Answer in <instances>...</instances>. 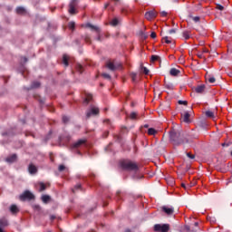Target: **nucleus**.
Listing matches in <instances>:
<instances>
[{"mask_svg": "<svg viewBox=\"0 0 232 232\" xmlns=\"http://www.w3.org/2000/svg\"><path fill=\"white\" fill-rule=\"evenodd\" d=\"M169 140L173 146H182L184 144H191V142H193V140L189 139L187 134L176 130H170Z\"/></svg>", "mask_w": 232, "mask_h": 232, "instance_id": "nucleus-1", "label": "nucleus"}, {"mask_svg": "<svg viewBox=\"0 0 232 232\" xmlns=\"http://www.w3.org/2000/svg\"><path fill=\"white\" fill-rule=\"evenodd\" d=\"M121 166L122 169H126L127 171H138L139 170V166L137 163L131 161V160H122L121 162Z\"/></svg>", "mask_w": 232, "mask_h": 232, "instance_id": "nucleus-2", "label": "nucleus"}, {"mask_svg": "<svg viewBox=\"0 0 232 232\" xmlns=\"http://www.w3.org/2000/svg\"><path fill=\"white\" fill-rule=\"evenodd\" d=\"M142 73H146V67L144 66V63H140L139 74L136 72H130V75L132 82H139V81H140V75H142Z\"/></svg>", "mask_w": 232, "mask_h": 232, "instance_id": "nucleus-3", "label": "nucleus"}, {"mask_svg": "<svg viewBox=\"0 0 232 232\" xmlns=\"http://www.w3.org/2000/svg\"><path fill=\"white\" fill-rule=\"evenodd\" d=\"M20 200H22V202H24V200H35V196L29 190H25L20 195Z\"/></svg>", "mask_w": 232, "mask_h": 232, "instance_id": "nucleus-4", "label": "nucleus"}, {"mask_svg": "<svg viewBox=\"0 0 232 232\" xmlns=\"http://www.w3.org/2000/svg\"><path fill=\"white\" fill-rule=\"evenodd\" d=\"M154 231L156 232H168L169 231V226L168 224H156L154 226Z\"/></svg>", "mask_w": 232, "mask_h": 232, "instance_id": "nucleus-5", "label": "nucleus"}, {"mask_svg": "<svg viewBox=\"0 0 232 232\" xmlns=\"http://www.w3.org/2000/svg\"><path fill=\"white\" fill-rule=\"evenodd\" d=\"M99 113H100L99 108L92 106L89 111H87L86 119H90L92 115H99Z\"/></svg>", "mask_w": 232, "mask_h": 232, "instance_id": "nucleus-6", "label": "nucleus"}, {"mask_svg": "<svg viewBox=\"0 0 232 232\" xmlns=\"http://www.w3.org/2000/svg\"><path fill=\"white\" fill-rule=\"evenodd\" d=\"M75 6H77V0H72V2L69 5V14L72 15H75Z\"/></svg>", "mask_w": 232, "mask_h": 232, "instance_id": "nucleus-7", "label": "nucleus"}, {"mask_svg": "<svg viewBox=\"0 0 232 232\" xmlns=\"http://www.w3.org/2000/svg\"><path fill=\"white\" fill-rule=\"evenodd\" d=\"M189 117H191V114H189L188 111H185L184 113H181L182 122H186V124H189V122H191V120L189 119Z\"/></svg>", "mask_w": 232, "mask_h": 232, "instance_id": "nucleus-8", "label": "nucleus"}, {"mask_svg": "<svg viewBox=\"0 0 232 232\" xmlns=\"http://www.w3.org/2000/svg\"><path fill=\"white\" fill-rule=\"evenodd\" d=\"M119 66L121 65H115V63L111 61L106 63V68H108V70H110L111 72H115V70H119Z\"/></svg>", "mask_w": 232, "mask_h": 232, "instance_id": "nucleus-9", "label": "nucleus"}, {"mask_svg": "<svg viewBox=\"0 0 232 232\" xmlns=\"http://www.w3.org/2000/svg\"><path fill=\"white\" fill-rule=\"evenodd\" d=\"M155 17H157V12H155V10L148 11L146 13V19L148 21H151V19H155Z\"/></svg>", "mask_w": 232, "mask_h": 232, "instance_id": "nucleus-10", "label": "nucleus"}, {"mask_svg": "<svg viewBox=\"0 0 232 232\" xmlns=\"http://www.w3.org/2000/svg\"><path fill=\"white\" fill-rule=\"evenodd\" d=\"M161 209L164 213H166V215H173V213L175 212V209L173 208H169L167 206H163Z\"/></svg>", "mask_w": 232, "mask_h": 232, "instance_id": "nucleus-11", "label": "nucleus"}, {"mask_svg": "<svg viewBox=\"0 0 232 232\" xmlns=\"http://www.w3.org/2000/svg\"><path fill=\"white\" fill-rule=\"evenodd\" d=\"M17 160V154H13L5 159V162L12 164Z\"/></svg>", "mask_w": 232, "mask_h": 232, "instance_id": "nucleus-12", "label": "nucleus"}, {"mask_svg": "<svg viewBox=\"0 0 232 232\" xmlns=\"http://www.w3.org/2000/svg\"><path fill=\"white\" fill-rule=\"evenodd\" d=\"M28 171L31 175H35L37 173V167L34 165L33 163L29 164L28 166Z\"/></svg>", "mask_w": 232, "mask_h": 232, "instance_id": "nucleus-13", "label": "nucleus"}, {"mask_svg": "<svg viewBox=\"0 0 232 232\" xmlns=\"http://www.w3.org/2000/svg\"><path fill=\"white\" fill-rule=\"evenodd\" d=\"M195 92H196V93H204V92H206V85H204V84L198 85L195 88Z\"/></svg>", "mask_w": 232, "mask_h": 232, "instance_id": "nucleus-14", "label": "nucleus"}, {"mask_svg": "<svg viewBox=\"0 0 232 232\" xmlns=\"http://www.w3.org/2000/svg\"><path fill=\"white\" fill-rule=\"evenodd\" d=\"M147 133H148V135H150V136H152V137H156L157 134L159 133V130H157L154 129V128H149V129L147 130Z\"/></svg>", "mask_w": 232, "mask_h": 232, "instance_id": "nucleus-15", "label": "nucleus"}, {"mask_svg": "<svg viewBox=\"0 0 232 232\" xmlns=\"http://www.w3.org/2000/svg\"><path fill=\"white\" fill-rule=\"evenodd\" d=\"M83 144H86V140H79L72 144V148H81Z\"/></svg>", "mask_w": 232, "mask_h": 232, "instance_id": "nucleus-16", "label": "nucleus"}, {"mask_svg": "<svg viewBox=\"0 0 232 232\" xmlns=\"http://www.w3.org/2000/svg\"><path fill=\"white\" fill-rule=\"evenodd\" d=\"M86 28H91V30L97 32V34H101V29L92 24H86Z\"/></svg>", "mask_w": 232, "mask_h": 232, "instance_id": "nucleus-17", "label": "nucleus"}, {"mask_svg": "<svg viewBox=\"0 0 232 232\" xmlns=\"http://www.w3.org/2000/svg\"><path fill=\"white\" fill-rule=\"evenodd\" d=\"M9 209L13 215H17L19 212V208H17V205H11Z\"/></svg>", "mask_w": 232, "mask_h": 232, "instance_id": "nucleus-18", "label": "nucleus"}, {"mask_svg": "<svg viewBox=\"0 0 232 232\" xmlns=\"http://www.w3.org/2000/svg\"><path fill=\"white\" fill-rule=\"evenodd\" d=\"M179 73H180V71L176 69V68H171L170 71H169V74L172 77H177Z\"/></svg>", "mask_w": 232, "mask_h": 232, "instance_id": "nucleus-19", "label": "nucleus"}, {"mask_svg": "<svg viewBox=\"0 0 232 232\" xmlns=\"http://www.w3.org/2000/svg\"><path fill=\"white\" fill-rule=\"evenodd\" d=\"M92 99H93V96L92 94H87L83 102L85 104H89L91 102Z\"/></svg>", "mask_w": 232, "mask_h": 232, "instance_id": "nucleus-20", "label": "nucleus"}, {"mask_svg": "<svg viewBox=\"0 0 232 232\" xmlns=\"http://www.w3.org/2000/svg\"><path fill=\"white\" fill-rule=\"evenodd\" d=\"M26 13V9L24 7L19 6L16 8V14H23Z\"/></svg>", "mask_w": 232, "mask_h": 232, "instance_id": "nucleus-21", "label": "nucleus"}, {"mask_svg": "<svg viewBox=\"0 0 232 232\" xmlns=\"http://www.w3.org/2000/svg\"><path fill=\"white\" fill-rule=\"evenodd\" d=\"M206 117H208L209 119H215V113L211 111H207L205 112Z\"/></svg>", "mask_w": 232, "mask_h": 232, "instance_id": "nucleus-22", "label": "nucleus"}, {"mask_svg": "<svg viewBox=\"0 0 232 232\" xmlns=\"http://www.w3.org/2000/svg\"><path fill=\"white\" fill-rule=\"evenodd\" d=\"M42 201H43L44 204H48V202H50V196H48V195H44V196H42Z\"/></svg>", "mask_w": 232, "mask_h": 232, "instance_id": "nucleus-23", "label": "nucleus"}, {"mask_svg": "<svg viewBox=\"0 0 232 232\" xmlns=\"http://www.w3.org/2000/svg\"><path fill=\"white\" fill-rule=\"evenodd\" d=\"M183 37H184V39H186V41H188V39H189L191 37L189 31H184Z\"/></svg>", "mask_w": 232, "mask_h": 232, "instance_id": "nucleus-24", "label": "nucleus"}, {"mask_svg": "<svg viewBox=\"0 0 232 232\" xmlns=\"http://www.w3.org/2000/svg\"><path fill=\"white\" fill-rule=\"evenodd\" d=\"M2 137H14V133H12L10 130L5 131L2 133Z\"/></svg>", "mask_w": 232, "mask_h": 232, "instance_id": "nucleus-25", "label": "nucleus"}, {"mask_svg": "<svg viewBox=\"0 0 232 232\" xmlns=\"http://www.w3.org/2000/svg\"><path fill=\"white\" fill-rule=\"evenodd\" d=\"M63 63L64 64V66H68L69 65V63H68V55L64 54L63 56Z\"/></svg>", "mask_w": 232, "mask_h": 232, "instance_id": "nucleus-26", "label": "nucleus"}, {"mask_svg": "<svg viewBox=\"0 0 232 232\" xmlns=\"http://www.w3.org/2000/svg\"><path fill=\"white\" fill-rule=\"evenodd\" d=\"M39 186H40V189H39L40 192L44 191V189H46V184H44V182H40Z\"/></svg>", "mask_w": 232, "mask_h": 232, "instance_id": "nucleus-27", "label": "nucleus"}, {"mask_svg": "<svg viewBox=\"0 0 232 232\" xmlns=\"http://www.w3.org/2000/svg\"><path fill=\"white\" fill-rule=\"evenodd\" d=\"M68 28L72 31L75 30V22H69Z\"/></svg>", "mask_w": 232, "mask_h": 232, "instance_id": "nucleus-28", "label": "nucleus"}, {"mask_svg": "<svg viewBox=\"0 0 232 232\" xmlns=\"http://www.w3.org/2000/svg\"><path fill=\"white\" fill-rule=\"evenodd\" d=\"M76 70H77V72H79L80 73H82V72H84V67H82V65H81V64H77V65H76Z\"/></svg>", "mask_w": 232, "mask_h": 232, "instance_id": "nucleus-29", "label": "nucleus"}, {"mask_svg": "<svg viewBox=\"0 0 232 232\" xmlns=\"http://www.w3.org/2000/svg\"><path fill=\"white\" fill-rule=\"evenodd\" d=\"M138 35L140 37V39H142V41H145V40H146V34H144V32L140 31V32L138 33Z\"/></svg>", "mask_w": 232, "mask_h": 232, "instance_id": "nucleus-30", "label": "nucleus"}, {"mask_svg": "<svg viewBox=\"0 0 232 232\" xmlns=\"http://www.w3.org/2000/svg\"><path fill=\"white\" fill-rule=\"evenodd\" d=\"M111 26H117L119 24V19L114 18L111 22Z\"/></svg>", "mask_w": 232, "mask_h": 232, "instance_id": "nucleus-31", "label": "nucleus"}, {"mask_svg": "<svg viewBox=\"0 0 232 232\" xmlns=\"http://www.w3.org/2000/svg\"><path fill=\"white\" fill-rule=\"evenodd\" d=\"M129 118L131 119V121H135V119H137V112H131Z\"/></svg>", "mask_w": 232, "mask_h": 232, "instance_id": "nucleus-32", "label": "nucleus"}, {"mask_svg": "<svg viewBox=\"0 0 232 232\" xmlns=\"http://www.w3.org/2000/svg\"><path fill=\"white\" fill-rule=\"evenodd\" d=\"M189 17H191V19H192L195 23H199V22H200V17H199V16L189 15Z\"/></svg>", "mask_w": 232, "mask_h": 232, "instance_id": "nucleus-33", "label": "nucleus"}, {"mask_svg": "<svg viewBox=\"0 0 232 232\" xmlns=\"http://www.w3.org/2000/svg\"><path fill=\"white\" fill-rule=\"evenodd\" d=\"M102 77H103V79H108L109 81L111 80V76L106 72L102 73Z\"/></svg>", "mask_w": 232, "mask_h": 232, "instance_id": "nucleus-34", "label": "nucleus"}, {"mask_svg": "<svg viewBox=\"0 0 232 232\" xmlns=\"http://www.w3.org/2000/svg\"><path fill=\"white\" fill-rule=\"evenodd\" d=\"M83 39H84L85 43H92V38H90V35H88V34H85L83 36Z\"/></svg>", "mask_w": 232, "mask_h": 232, "instance_id": "nucleus-35", "label": "nucleus"}, {"mask_svg": "<svg viewBox=\"0 0 232 232\" xmlns=\"http://www.w3.org/2000/svg\"><path fill=\"white\" fill-rule=\"evenodd\" d=\"M41 86V82H34L32 83V88H39Z\"/></svg>", "mask_w": 232, "mask_h": 232, "instance_id": "nucleus-36", "label": "nucleus"}, {"mask_svg": "<svg viewBox=\"0 0 232 232\" xmlns=\"http://www.w3.org/2000/svg\"><path fill=\"white\" fill-rule=\"evenodd\" d=\"M155 61H159V56L152 55L151 58H150V63H155Z\"/></svg>", "mask_w": 232, "mask_h": 232, "instance_id": "nucleus-37", "label": "nucleus"}, {"mask_svg": "<svg viewBox=\"0 0 232 232\" xmlns=\"http://www.w3.org/2000/svg\"><path fill=\"white\" fill-rule=\"evenodd\" d=\"M82 186L81 184H77L73 188H72V193H75V191H77V189H81Z\"/></svg>", "mask_w": 232, "mask_h": 232, "instance_id": "nucleus-38", "label": "nucleus"}, {"mask_svg": "<svg viewBox=\"0 0 232 232\" xmlns=\"http://www.w3.org/2000/svg\"><path fill=\"white\" fill-rule=\"evenodd\" d=\"M163 41H165L167 44H171V40H169L168 36L163 37Z\"/></svg>", "mask_w": 232, "mask_h": 232, "instance_id": "nucleus-39", "label": "nucleus"}, {"mask_svg": "<svg viewBox=\"0 0 232 232\" xmlns=\"http://www.w3.org/2000/svg\"><path fill=\"white\" fill-rule=\"evenodd\" d=\"M0 226H8V222L5 219H0Z\"/></svg>", "mask_w": 232, "mask_h": 232, "instance_id": "nucleus-40", "label": "nucleus"}, {"mask_svg": "<svg viewBox=\"0 0 232 232\" xmlns=\"http://www.w3.org/2000/svg\"><path fill=\"white\" fill-rule=\"evenodd\" d=\"M208 81V82H210V84H213V82H215L216 79L213 76H209Z\"/></svg>", "mask_w": 232, "mask_h": 232, "instance_id": "nucleus-41", "label": "nucleus"}, {"mask_svg": "<svg viewBox=\"0 0 232 232\" xmlns=\"http://www.w3.org/2000/svg\"><path fill=\"white\" fill-rule=\"evenodd\" d=\"M179 104H184V106H188V101H182V100H179L178 102Z\"/></svg>", "mask_w": 232, "mask_h": 232, "instance_id": "nucleus-42", "label": "nucleus"}, {"mask_svg": "<svg viewBox=\"0 0 232 232\" xmlns=\"http://www.w3.org/2000/svg\"><path fill=\"white\" fill-rule=\"evenodd\" d=\"M68 121H70V118H68L67 116H63V122L64 124H66V123L68 122Z\"/></svg>", "mask_w": 232, "mask_h": 232, "instance_id": "nucleus-43", "label": "nucleus"}, {"mask_svg": "<svg viewBox=\"0 0 232 232\" xmlns=\"http://www.w3.org/2000/svg\"><path fill=\"white\" fill-rule=\"evenodd\" d=\"M187 157H188V159H191V160H193V159H195V155L191 154L190 152L187 153Z\"/></svg>", "mask_w": 232, "mask_h": 232, "instance_id": "nucleus-44", "label": "nucleus"}, {"mask_svg": "<svg viewBox=\"0 0 232 232\" xmlns=\"http://www.w3.org/2000/svg\"><path fill=\"white\" fill-rule=\"evenodd\" d=\"M58 169H59V171H64V169H66V167L64 165H60L58 167Z\"/></svg>", "mask_w": 232, "mask_h": 232, "instance_id": "nucleus-45", "label": "nucleus"}, {"mask_svg": "<svg viewBox=\"0 0 232 232\" xmlns=\"http://www.w3.org/2000/svg\"><path fill=\"white\" fill-rule=\"evenodd\" d=\"M216 8L220 11L224 10V7L220 4H218Z\"/></svg>", "mask_w": 232, "mask_h": 232, "instance_id": "nucleus-46", "label": "nucleus"}, {"mask_svg": "<svg viewBox=\"0 0 232 232\" xmlns=\"http://www.w3.org/2000/svg\"><path fill=\"white\" fill-rule=\"evenodd\" d=\"M150 37H151V39H156V38H157V33L152 32V33L150 34Z\"/></svg>", "mask_w": 232, "mask_h": 232, "instance_id": "nucleus-47", "label": "nucleus"}, {"mask_svg": "<svg viewBox=\"0 0 232 232\" xmlns=\"http://www.w3.org/2000/svg\"><path fill=\"white\" fill-rule=\"evenodd\" d=\"M160 15L162 17H166V15H168V13L166 11H163V12L160 13Z\"/></svg>", "mask_w": 232, "mask_h": 232, "instance_id": "nucleus-48", "label": "nucleus"}, {"mask_svg": "<svg viewBox=\"0 0 232 232\" xmlns=\"http://www.w3.org/2000/svg\"><path fill=\"white\" fill-rule=\"evenodd\" d=\"M198 57L199 58V59H204L205 61H206V57H204V54H202V53H198ZM204 57V58H203Z\"/></svg>", "mask_w": 232, "mask_h": 232, "instance_id": "nucleus-49", "label": "nucleus"}, {"mask_svg": "<svg viewBox=\"0 0 232 232\" xmlns=\"http://www.w3.org/2000/svg\"><path fill=\"white\" fill-rule=\"evenodd\" d=\"M153 175H155V173L150 172V173L147 174V178L151 179V177H153Z\"/></svg>", "mask_w": 232, "mask_h": 232, "instance_id": "nucleus-50", "label": "nucleus"}, {"mask_svg": "<svg viewBox=\"0 0 232 232\" xmlns=\"http://www.w3.org/2000/svg\"><path fill=\"white\" fill-rule=\"evenodd\" d=\"M177 31L175 30V29H170L169 31V34H175Z\"/></svg>", "mask_w": 232, "mask_h": 232, "instance_id": "nucleus-51", "label": "nucleus"}, {"mask_svg": "<svg viewBox=\"0 0 232 232\" xmlns=\"http://www.w3.org/2000/svg\"><path fill=\"white\" fill-rule=\"evenodd\" d=\"M50 218H51V220H55L56 217L53 216V215H52V216L50 217Z\"/></svg>", "mask_w": 232, "mask_h": 232, "instance_id": "nucleus-52", "label": "nucleus"}, {"mask_svg": "<svg viewBox=\"0 0 232 232\" xmlns=\"http://www.w3.org/2000/svg\"><path fill=\"white\" fill-rule=\"evenodd\" d=\"M97 41H101V33H98Z\"/></svg>", "mask_w": 232, "mask_h": 232, "instance_id": "nucleus-53", "label": "nucleus"}, {"mask_svg": "<svg viewBox=\"0 0 232 232\" xmlns=\"http://www.w3.org/2000/svg\"><path fill=\"white\" fill-rule=\"evenodd\" d=\"M166 88H168V90H171V85L167 84V85H166Z\"/></svg>", "mask_w": 232, "mask_h": 232, "instance_id": "nucleus-54", "label": "nucleus"}, {"mask_svg": "<svg viewBox=\"0 0 232 232\" xmlns=\"http://www.w3.org/2000/svg\"><path fill=\"white\" fill-rule=\"evenodd\" d=\"M24 63H28V58L24 57Z\"/></svg>", "mask_w": 232, "mask_h": 232, "instance_id": "nucleus-55", "label": "nucleus"}, {"mask_svg": "<svg viewBox=\"0 0 232 232\" xmlns=\"http://www.w3.org/2000/svg\"><path fill=\"white\" fill-rule=\"evenodd\" d=\"M146 75H150V70L146 69Z\"/></svg>", "mask_w": 232, "mask_h": 232, "instance_id": "nucleus-56", "label": "nucleus"}, {"mask_svg": "<svg viewBox=\"0 0 232 232\" xmlns=\"http://www.w3.org/2000/svg\"><path fill=\"white\" fill-rule=\"evenodd\" d=\"M108 6H110V4H106V5H104V8L106 9V8H108Z\"/></svg>", "mask_w": 232, "mask_h": 232, "instance_id": "nucleus-57", "label": "nucleus"}, {"mask_svg": "<svg viewBox=\"0 0 232 232\" xmlns=\"http://www.w3.org/2000/svg\"><path fill=\"white\" fill-rule=\"evenodd\" d=\"M208 124L206 122H202L201 126H207Z\"/></svg>", "mask_w": 232, "mask_h": 232, "instance_id": "nucleus-58", "label": "nucleus"}, {"mask_svg": "<svg viewBox=\"0 0 232 232\" xmlns=\"http://www.w3.org/2000/svg\"><path fill=\"white\" fill-rule=\"evenodd\" d=\"M125 232H131V230L130 228H127Z\"/></svg>", "mask_w": 232, "mask_h": 232, "instance_id": "nucleus-59", "label": "nucleus"}, {"mask_svg": "<svg viewBox=\"0 0 232 232\" xmlns=\"http://www.w3.org/2000/svg\"><path fill=\"white\" fill-rule=\"evenodd\" d=\"M208 50H206V49H205V50H203V53H208Z\"/></svg>", "mask_w": 232, "mask_h": 232, "instance_id": "nucleus-60", "label": "nucleus"}, {"mask_svg": "<svg viewBox=\"0 0 232 232\" xmlns=\"http://www.w3.org/2000/svg\"><path fill=\"white\" fill-rule=\"evenodd\" d=\"M194 226L198 227V222H195Z\"/></svg>", "mask_w": 232, "mask_h": 232, "instance_id": "nucleus-61", "label": "nucleus"}, {"mask_svg": "<svg viewBox=\"0 0 232 232\" xmlns=\"http://www.w3.org/2000/svg\"><path fill=\"white\" fill-rule=\"evenodd\" d=\"M121 12H122V14H125L126 9H122Z\"/></svg>", "mask_w": 232, "mask_h": 232, "instance_id": "nucleus-62", "label": "nucleus"}, {"mask_svg": "<svg viewBox=\"0 0 232 232\" xmlns=\"http://www.w3.org/2000/svg\"><path fill=\"white\" fill-rule=\"evenodd\" d=\"M181 186H182V188H186V184H184V183H182Z\"/></svg>", "mask_w": 232, "mask_h": 232, "instance_id": "nucleus-63", "label": "nucleus"}, {"mask_svg": "<svg viewBox=\"0 0 232 232\" xmlns=\"http://www.w3.org/2000/svg\"><path fill=\"white\" fill-rule=\"evenodd\" d=\"M0 232H4V231H3V228H1V227H0Z\"/></svg>", "mask_w": 232, "mask_h": 232, "instance_id": "nucleus-64", "label": "nucleus"}]
</instances>
